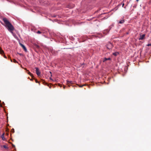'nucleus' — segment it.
Masks as SVG:
<instances>
[{
    "instance_id": "f257e3e1",
    "label": "nucleus",
    "mask_w": 151,
    "mask_h": 151,
    "mask_svg": "<svg viewBox=\"0 0 151 151\" xmlns=\"http://www.w3.org/2000/svg\"><path fill=\"white\" fill-rule=\"evenodd\" d=\"M2 20L4 22L5 25L3 23H1L2 24L7 28L8 30L14 35V33L12 32L14 29V27L13 26L6 18H3L2 19Z\"/></svg>"
},
{
    "instance_id": "f03ea898",
    "label": "nucleus",
    "mask_w": 151,
    "mask_h": 151,
    "mask_svg": "<svg viewBox=\"0 0 151 151\" xmlns=\"http://www.w3.org/2000/svg\"><path fill=\"white\" fill-rule=\"evenodd\" d=\"M106 47L108 49L111 50L112 47V44L111 43L109 42L106 45Z\"/></svg>"
},
{
    "instance_id": "7ed1b4c3",
    "label": "nucleus",
    "mask_w": 151,
    "mask_h": 151,
    "mask_svg": "<svg viewBox=\"0 0 151 151\" xmlns=\"http://www.w3.org/2000/svg\"><path fill=\"white\" fill-rule=\"evenodd\" d=\"M111 26H109V29H106L104 30L103 31V34H104L105 35H106L109 32V31H110V30L111 29Z\"/></svg>"
},
{
    "instance_id": "20e7f679",
    "label": "nucleus",
    "mask_w": 151,
    "mask_h": 151,
    "mask_svg": "<svg viewBox=\"0 0 151 151\" xmlns=\"http://www.w3.org/2000/svg\"><path fill=\"white\" fill-rule=\"evenodd\" d=\"M36 72L38 76H40V72L39 68L37 67H35Z\"/></svg>"
},
{
    "instance_id": "39448f33",
    "label": "nucleus",
    "mask_w": 151,
    "mask_h": 151,
    "mask_svg": "<svg viewBox=\"0 0 151 151\" xmlns=\"http://www.w3.org/2000/svg\"><path fill=\"white\" fill-rule=\"evenodd\" d=\"M19 44L20 45V46L23 48L24 51L25 52H27V50L25 46L24 45L20 43H19Z\"/></svg>"
},
{
    "instance_id": "423d86ee",
    "label": "nucleus",
    "mask_w": 151,
    "mask_h": 151,
    "mask_svg": "<svg viewBox=\"0 0 151 151\" xmlns=\"http://www.w3.org/2000/svg\"><path fill=\"white\" fill-rule=\"evenodd\" d=\"M145 36V34H143L142 35H141L140 36L139 38V40H142L144 39V37Z\"/></svg>"
},
{
    "instance_id": "0eeeda50",
    "label": "nucleus",
    "mask_w": 151,
    "mask_h": 151,
    "mask_svg": "<svg viewBox=\"0 0 151 151\" xmlns=\"http://www.w3.org/2000/svg\"><path fill=\"white\" fill-rule=\"evenodd\" d=\"M67 83L69 86L70 84H72L73 83V81H67Z\"/></svg>"
},
{
    "instance_id": "6e6552de",
    "label": "nucleus",
    "mask_w": 151,
    "mask_h": 151,
    "mask_svg": "<svg viewBox=\"0 0 151 151\" xmlns=\"http://www.w3.org/2000/svg\"><path fill=\"white\" fill-rule=\"evenodd\" d=\"M125 22V21L124 19H123L122 20H121L120 21H119L118 22V23L119 24H123Z\"/></svg>"
},
{
    "instance_id": "1a4fd4ad",
    "label": "nucleus",
    "mask_w": 151,
    "mask_h": 151,
    "mask_svg": "<svg viewBox=\"0 0 151 151\" xmlns=\"http://www.w3.org/2000/svg\"><path fill=\"white\" fill-rule=\"evenodd\" d=\"M111 60V58H105L103 60V62H105V61L107 60Z\"/></svg>"
},
{
    "instance_id": "9d476101",
    "label": "nucleus",
    "mask_w": 151,
    "mask_h": 151,
    "mask_svg": "<svg viewBox=\"0 0 151 151\" xmlns=\"http://www.w3.org/2000/svg\"><path fill=\"white\" fill-rule=\"evenodd\" d=\"M4 133L1 136V138H2L3 140H5V138L4 137Z\"/></svg>"
},
{
    "instance_id": "9b49d317",
    "label": "nucleus",
    "mask_w": 151,
    "mask_h": 151,
    "mask_svg": "<svg viewBox=\"0 0 151 151\" xmlns=\"http://www.w3.org/2000/svg\"><path fill=\"white\" fill-rule=\"evenodd\" d=\"M119 54V53L118 52H114L112 54L115 56H116L117 55Z\"/></svg>"
},
{
    "instance_id": "f8f14e48",
    "label": "nucleus",
    "mask_w": 151,
    "mask_h": 151,
    "mask_svg": "<svg viewBox=\"0 0 151 151\" xmlns=\"http://www.w3.org/2000/svg\"><path fill=\"white\" fill-rule=\"evenodd\" d=\"M11 61L12 62H13L15 63H17V61L15 59H13V61L11 59Z\"/></svg>"
},
{
    "instance_id": "ddd939ff",
    "label": "nucleus",
    "mask_w": 151,
    "mask_h": 151,
    "mask_svg": "<svg viewBox=\"0 0 151 151\" xmlns=\"http://www.w3.org/2000/svg\"><path fill=\"white\" fill-rule=\"evenodd\" d=\"M3 147L4 148H5V149H8V147H7V146H6V145H4L3 146Z\"/></svg>"
},
{
    "instance_id": "4468645a",
    "label": "nucleus",
    "mask_w": 151,
    "mask_h": 151,
    "mask_svg": "<svg viewBox=\"0 0 151 151\" xmlns=\"http://www.w3.org/2000/svg\"><path fill=\"white\" fill-rule=\"evenodd\" d=\"M28 73L30 75V76H32V74L29 71H28Z\"/></svg>"
},
{
    "instance_id": "2eb2a0df",
    "label": "nucleus",
    "mask_w": 151,
    "mask_h": 151,
    "mask_svg": "<svg viewBox=\"0 0 151 151\" xmlns=\"http://www.w3.org/2000/svg\"><path fill=\"white\" fill-rule=\"evenodd\" d=\"M37 34H41V32L40 31H38L37 32Z\"/></svg>"
},
{
    "instance_id": "dca6fc26",
    "label": "nucleus",
    "mask_w": 151,
    "mask_h": 151,
    "mask_svg": "<svg viewBox=\"0 0 151 151\" xmlns=\"http://www.w3.org/2000/svg\"><path fill=\"white\" fill-rule=\"evenodd\" d=\"M147 46H151V43L150 44H148L147 45Z\"/></svg>"
},
{
    "instance_id": "f3484780",
    "label": "nucleus",
    "mask_w": 151,
    "mask_h": 151,
    "mask_svg": "<svg viewBox=\"0 0 151 151\" xmlns=\"http://www.w3.org/2000/svg\"><path fill=\"white\" fill-rule=\"evenodd\" d=\"M12 131L13 133H14V129H12Z\"/></svg>"
},
{
    "instance_id": "a211bd4d",
    "label": "nucleus",
    "mask_w": 151,
    "mask_h": 151,
    "mask_svg": "<svg viewBox=\"0 0 151 151\" xmlns=\"http://www.w3.org/2000/svg\"><path fill=\"white\" fill-rule=\"evenodd\" d=\"M85 85H80V86H79L80 87H82L83 86H84Z\"/></svg>"
},
{
    "instance_id": "6ab92c4d",
    "label": "nucleus",
    "mask_w": 151,
    "mask_h": 151,
    "mask_svg": "<svg viewBox=\"0 0 151 151\" xmlns=\"http://www.w3.org/2000/svg\"><path fill=\"white\" fill-rule=\"evenodd\" d=\"M100 35V36H98V37H99V38H101V37H102V36H100V35H101L100 34H99V35Z\"/></svg>"
},
{
    "instance_id": "aec40b11",
    "label": "nucleus",
    "mask_w": 151,
    "mask_h": 151,
    "mask_svg": "<svg viewBox=\"0 0 151 151\" xmlns=\"http://www.w3.org/2000/svg\"><path fill=\"white\" fill-rule=\"evenodd\" d=\"M21 56H22L23 55L22 54L19 53V54Z\"/></svg>"
},
{
    "instance_id": "412c9836",
    "label": "nucleus",
    "mask_w": 151,
    "mask_h": 151,
    "mask_svg": "<svg viewBox=\"0 0 151 151\" xmlns=\"http://www.w3.org/2000/svg\"><path fill=\"white\" fill-rule=\"evenodd\" d=\"M12 147H15V145H13H13H12Z\"/></svg>"
},
{
    "instance_id": "4be33fe9",
    "label": "nucleus",
    "mask_w": 151,
    "mask_h": 151,
    "mask_svg": "<svg viewBox=\"0 0 151 151\" xmlns=\"http://www.w3.org/2000/svg\"><path fill=\"white\" fill-rule=\"evenodd\" d=\"M114 26V24H112V25H111V26H111H111Z\"/></svg>"
},
{
    "instance_id": "5701e85b",
    "label": "nucleus",
    "mask_w": 151,
    "mask_h": 151,
    "mask_svg": "<svg viewBox=\"0 0 151 151\" xmlns=\"http://www.w3.org/2000/svg\"><path fill=\"white\" fill-rule=\"evenodd\" d=\"M36 83H38V81H37V80H36Z\"/></svg>"
},
{
    "instance_id": "b1692460",
    "label": "nucleus",
    "mask_w": 151,
    "mask_h": 151,
    "mask_svg": "<svg viewBox=\"0 0 151 151\" xmlns=\"http://www.w3.org/2000/svg\"><path fill=\"white\" fill-rule=\"evenodd\" d=\"M124 3H123V4H122V7H123V6H124Z\"/></svg>"
},
{
    "instance_id": "393cba45",
    "label": "nucleus",
    "mask_w": 151,
    "mask_h": 151,
    "mask_svg": "<svg viewBox=\"0 0 151 151\" xmlns=\"http://www.w3.org/2000/svg\"><path fill=\"white\" fill-rule=\"evenodd\" d=\"M63 88L64 89L65 88V86H63Z\"/></svg>"
},
{
    "instance_id": "a878e982",
    "label": "nucleus",
    "mask_w": 151,
    "mask_h": 151,
    "mask_svg": "<svg viewBox=\"0 0 151 151\" xmlns=\"http://www.w3.org/2000/svg\"><path fill=\"white\" fill-rule=\"evenodd\" d=\"M139 0H136V1H139Z\"/></svg>"
},
{
    "instance_id": "bb28decb",
    "label": "nucleus",
    "mask_w": 151,
    "mask_h": 151,
    "mask_svg": "<svg viewBox=\"0 0 151 151\" xmlns=\"http://www.w3.org/2000/svg\"><path fill=\"white\" fill-rule=\"evenodd\" d=\"M37 47H39V46H38H38H37Z\"/></svg>"
},
{
    "instance_id": "cd10ccee",
    "label": "nucleus",
    "mask_w": 151,
    "mask_h": 151,
    "mask_svg": "<svg viewBox=\"0 0 151 151\" xmlns=\"http://www.w3.org/2000/svg\"><path fill=\"white\" fill-rule=\"evenodd\" d=\"M127 34H128V32H127Z\"/></svg>"
},
{
    "instance_id": "c85d7f7f",
    "label": "nucleus",
    "mask_w": 151,
    "mask_h": 151,
    "mask_svg": "<svg viewBox=\"0 0 151 151\" xmlns=\"http://www.w3.org/2000/svg\"><path fill=\"white\" fill-rule=\"evenodd\" d=\"M54 17H55V16H54Z\"/></svg>"
}]
</instances>
